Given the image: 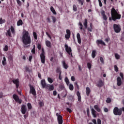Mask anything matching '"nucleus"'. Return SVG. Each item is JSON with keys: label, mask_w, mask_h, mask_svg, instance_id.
<instances>
[{"label": "nucleus", "mask_w": 124, "mask_h": 124, "mask_svg": "<svg viewBox=\"0 0 124 124\" xmlns=\"http://www.w3.org/2000/svg\"><path fill=\"white\" fill-rule=\"evenodd\" d=\"M22 41L23 44L24 48H28L31 43V35L29 31L25 30L22 32ZM29 45V46H28Z\"/></svg>", "instance_id": "1"}, {"label": "nucleus", "mask_w": 124, "mask_h": 124, "mask_svg": "<svg viewBox=\"0 0 124 124\" xmlns=\"http://www.w3.org/2000/svg\"><path fill=\"white\" fill-rule=\"evenodd\" d=\"M111 19L113 21H116V20H120L122 17V15L119 14L118 12L115 9V8L112 7L111 10Z\"/></svg>", "instance_id": "2"}, {"label": "nucleus", "mask_w": 124, "mask_h": 124, "mask_svg": "<svg viewBox=\"0 0 124 124\" xmlns=\"http://www.w3.org/2000/svg\"><path fill=\"white\" fill-rule=\"evenodd\" d=\"M123 112H124V107L119 108L115 107L113 108V114L115 116H121Z\"/></svg>", "instance_id": "3"}, {"label": "nucleus", "mask_w": 124, "mask_h": 124, "mask_svg": "<svg viewBox=\"0 0 124 124\" xmlns=\"http://www.w3.org/2000/svg\"><path fill=\"white\" fill-rule=\"evenodd\" d=\"M40 59L42 63H45V51H44V48H42V53L40 54Z\"/></svg>", "instance_id": "4"}, {"label": "nucleus", "mask_w": 124, "mask_h": 124, "mask_svg": "<svg viewBox=\"0 0 124 124\" xmlns=\"http://www.w3.org/2000/svg\"><path fill=\"white\" fill-rule=\"evenodd\" d=\"M64 47L65 48V51L68 54V55H70L72 58L73 57V55H72V49H71V47L68 46V45L65 44L64 45Z\"/></svg>", "instance_id": "5"}, {"label": "nucleus", "mask_w": 124, "mask_h": 124, "mask_svg": "<svg viewBox=\"0 0 124 124\" xmlns=\"http://www.w3.org/2000/svg\"><path fill=\"white\" fill-rule=\"evenodd\" d=\"M113 29L116 33H119L121 31V25L119 24H114L113 25Z\"/></svg>", "instance_id": "6"}, {"label": "nucleus", "mask_w": 124, "mask_h": 124, "mask_svg": "<svg viewBox=\"0 0 124 124\" xmlns=\"http://www.w3.org/2000/svg\"><path fill=\"white\" fill-rule=\"evenodd\" d=\"M84 25V27L85 28V30H87V31H90V32H92V31H93V28H88V19H87V18H85L84 19V22L83 23Z\"/></svg>", "instance_id": "7"}, {"label": "nucleus", "mask_w": 124, "mask_h": 124, "mask_svg": "<svg viewBox=\"0 0 124 124\" xmlns=\"http://www.w3.org/2000/svg\"><path fill=\"white\" fill-rule=\"evenodd\" d=\"M29 86L30 89V93H31L33 95H36V91H35V89L33 87V85L29 84Z\"/></svg>", "instance_id": "8"}, {"label": "nucleus", "mask_w": 124, "mask_h": 124, "mask_svg": "<svg viewBox=\"0 0 124 124\" xmlns=\"http://www.w3.org/2000/svg\"><path fill=\"white\" fill-rule=\"evenodd\" d=\"M56 116L57 117V121L59 124H62L63 123V120H62V116L59 114V113H56Z\"/></svg>", "instance_id": "9"}, {"label": "nucleus", "mask_w": 124, "mask_h": 124, "mask_svg": "<svg viewBox=\"0 0 124 124\" xmlns=\"http://www.w3.org/2000/svg\"><path fill=\"white\" fill-rule=\"evenodd\" d=\"M45 89L46 91H49V92H52V91H54V85L52 84H46V88Z\"/></svg>", "instance_id": "10"}, {"label": "nucleus", "mask_w": 124, "mask_h": 124, "mask_svg": "<svg viewBox=\"0 0 124 124\" xmlns=\"http://www.w3.org/2000/svg\"><path fill=\"white\" fill-rule=\"evenodd\" d=\"M66 34L65 35V38L66 39H69L70 36L71 35V32L68 29L66 30Z\"/></svg>", "instance_id": "11"}, {"label": "nucleus", "mask_w": 124, "mask_h": 124, "mask_svg": "<svg viewBox=\"0 0 124 124\" xmlns=\"http://www.w3.org/2000/svg\"><path fill=\"white\" fill-rule=\"evenodd\" d=\"M104 85V82H103L101 79H100L96 84V86L98 88H101L102 87H103Z\"/></svg>", "instance_id": "12"}, {"label": "nucleus", "mask_w": 124, "mask_h": 124, "mask_svg": "<svg viewBox=\"0 0 124 124\" xmlns=\"http://www.w3.org/2000/svg\"><path fill=\"white\" fill-rule=\"evenodd\" d=\"M21 113L23 115H25L27 113V106L25 105L21 106Z\"/></svg>", "instance_id": "13"}, {"label": "nucleus", "mask_w": 124, "mask_h": 124, "mask_svg": "<svg viewBox=\"0 0 124 124\" xmlns=\"http://www.w3.org/2000/svg\"><path fill=\"white\" fill-rule=\"evenodd\" d=\"M117 86L120 87V86H122V78L121 77H118L117 78Z\"/></svg>", "instance_id": "14"}, {"label": "nucleus", "mask_w": 124, "mask_h": 124, "mask_svg": "<svg viewBox=\"0 0 124 124\" xmlns=\"http://www.w3.org/2000/svg\"><path fill=\"white\" fill-rule=\"evenodd\" d=\"M41 85L42 86V88L43 89H45L46 87L47 86L45 79H42L41 80Z\"/></svg>", "instance_id": "15"}, {"label": "nucleus", "mask_w": 124, "mask_h": 124, "mask_svg": "<svg viewBox=\"0 0 124 124\" xmlns=\"http://www.w3.org/2000/svg\"><path fill=\"white\" fill-rule=\"evenodd\" d=\"M13 83L16 84V89L19 88V79H16V80H13Z\"/></svg>", "instance_id": "16"}, {"label": "nucleus", "mask_w": 124, "mask_h": 124, "mask_svg": "<svg viewBox=\"0 0 124 124\" xmlns=\"http://www.w3.org/2000/svg\"><path fill=\"white\" fill-rule=\"evenodd\" d=\"M77 38L78 39V42L79 44H81L82 42V39H81V37L80 36V33H78L77 34Z\"/></svg>", "instance_id": "17"}, {"label": "nucleus", "mask_w": 124, "mask_h": 124, "mask_svg": "<svg viewBox=\"0 0 124 124\" xmlns=\"http://www.w3.org/2000/svg\"><path fill=\"white\" fill-rule=\"evenodd\" d=\"M96 43L98 45H99V44H101V45H104V46L106 45L105 43H104V42L102 41V40H97L96 41Z\"/></svg>", "instance_id": "18"}, {"label": "nucleus", "mask_w": 124, "mask_h": 124, "mask_svg": "<svg viewBox=\"0 0 124 124\" xmlns=\"http://www.w3.org/2000/svg\"><path fill=\"white\" fill-rule=\"evenodd\" d=\"M102 16H103V20L106 21L107 20V16L105 15V11H102L101 13Z\"/></svg>", "instance_id": "19"}, {"label": "nucleus", "mask_w": 124, "mask_h": 124, "mask_svg": "<svg viewBox=\"0 0 124 124\" xmlns=\"http://www.w3.org/2000/svg\"><path fill=\"white\" fill-rule=\"evenodd\" d=\"M91 113L93 117V118H96V111L93 109V108H92L91 109Z\"/></svg>", "instance_id": "20"}, {"label": "nucleus", "mask_w": 124, "mask_h": 124, "mask_svg": "<svg viewBox=\"0 0 124 124\" xmlns=\"http://www.w3.org/2000/svg\"><path fill=\"white\" fill-rule=\"evenodd\" d=\"M62 66L64 68V69H67L68 68V64H66L65 62V61H62Z\"/></svg>", "instance_id": "21"}, {"label": "nucleus", "mask_w": 124, "mask_h": 124, "mask_svg": "<svg viewBox=\"0 0 124 124\" xmlns=\"http://www.w3.org/2000/svg\"><path fill=\"white\" fill-rule=\"evenodd\" d=\"M46 45L47 47H48V48H51V47H52V44L51 43V42H50V41H46Z\"/></svg>", "instance_id": "22"}, {"label": "nucleus", "mask_w": 124, "mask_h": 124, "mask_svg": "<svg viewBox=\"0 0 124 124\" xmlns=\"http://www.w3.org/2000/svg\"><path fill=\"white\" fill-rule=\"evenodd\" d=\"M94 108L97 112H101V109H100V108L97 105H95L94 106Z\"/></svg>", "instance_id": "23"}, {"label": "nucleus", "mask_w": 124, "mask_h": 124, "mask_svg": "<svg viewBox=\"0 0 124 124\" xmlns=\"http://www.w3.org/2000/svg\"><path fill=\"white\" fill-rule=\"evenodd\" d=\"M77 95L78 97V101H79V102H81V93H80V92L79 91H78L77 92Z\"/></svg>", "instance_id": "24"}, {"label": "nucleus", "mask_w": 124, "mask_h": 124, "mask_svg": "<svg viewBox=\"0 0 124 124\" xmlns=\"http://www.w3.org/2000/svg\"><path fill=\"white\" fill-rule=\"evenodd\" d=\"M86 95L87 96H89L90 95V94L91 93V89H90V87H87L86 88Z\"/></svg>", "instance_id": "25"}, {"label": "nucleus", "mask_w": 124, "mask_h": 124, "mask_svg": "<svg viewBox=\"0 0 124 124\" xmlns=\"http://www.w3.org/2000/svg\"><path fill=\"white\" fill-rule=\"evenodd\" d=\"M6 36H9V37H12V35L11 34L10 29H9L7 31V32H6Z\"/></svg>", "instance_id": "26"}, {"label": "nucleus", "mask_w": 124, "mask_h": 124, "mask_svg": "<svg viewBox=\"0 0 124 124\" xmlns=\"http://www.w3.org/2000/svg\"><path fill=\"white\" fill-rule=\"evenodd\" d=\"M50 11H51V12H52L54 15H57V12H56V10H55V8H54V7H50Z\"/></svg>", "instance_id": "27"}, {"label": "nucleus", "mask_w": 124, "mask_h": 124, "mask_svg": "<svg viewBox=\"0 0 124 124\" xmlns=\"http://www.w3.org/2000/svg\"><path fill=\"white\" fill-rule=\"evenodd\" d=\"M78 25L79 26V29L80 31H85V29L83 28V24L81 22H79Z\"/></svg>", "instance_id": "28"}, {"label": "nucleus", "mask_w": 124, "mask_h": 124, "mask_svg": "<svg viewBox=\"0 0 124 124\" xmlns=\"http://www.w3.org/2000/svg\"><path fill=\"white\" fill-rule=\"evenodd\" d=\"M96 50H93L92 51V57L93 59H94V58H95V56H96Z\"/></svg>", "instance_id": "29"}, {"label": "nucleus", "mask_w": 124, "mask_h": 124, "mask_svg": "<svg viewBox=\"0 0 124 124\" xmlns=\"http://www.w3.org/2000/svg\"><path fill=\"white\" fill-rule=\"evenodd\" d=\"M13 97L14 98V99H15V101H16L18 100V99H19V96H18L17 94H14L13 95Z\"/></svg>", "instance_id": "30"}, {"label": "nucleus", "mask_w": 124, "mask_h": 124, "mask_svg": "<svg viewBox=\"0 0 124 124\" xmlns=\"http://www.w3.org/2000/svg\"><path fill=\"white\" fill-rule=\"evenodd\" d=\"M2 64L3 66L6 65V58L4 56L3 57V60L2 61Z\"/></svg>", "instance_id": "31"}, {"label": "nucleus", "mask_w": 124, "mask_h": 124, "mask_svg": "<svg viewBox=\"0 0 124 124\" xmlns=\"http://www.w3.org/2000/svg\"><path fill=\"white\" fill-rule=\"evenodd\" d=\"M23 25V20L22 19H19L17 22V26H20Z\"/></svg>", "instance_id": "32"}, {"label": "nucleus", "mask_w": 124, "mask_h": 124, "mask_svg": "<svg viewBox=\"0 0 124 124\" xmlns=\"http://www.w3.org/2000/svg\"><path fill=\"white\" fill-rule=\"evenodd\" d=\"M8 60L9 62H13V56L11 55H10L8 56Z\"/></svg>", "instance_id": "33"}, {"label": "nucleus", "mask_w": 124, "mask_h": 124, "mask_svg": "<svg viewBox=\"0 0 124 124\" xmlns=\"http://www.w3.org/2000/svg\"><path fill=\"white\" fill-rule=\"evenodd\" d=\"M11 31L13 34H15V29L13 26H11L10 28Z\"/></svg>", "instance_id": "34"}, {"label": "nucleus", "mask_w": 124, "mask_h": 124, "mask_svg": "<svg viewBox=\"0 0 124 124\" xmlns=\"http://www.w3.org/2000/svg\"><path fill=\"white\" fill-rule=\"evenodd\" d=\"M27 107L29 110H31V109H32V106H31V103H28L27 104Z\"/></svg>", "instance_id": "35"}, {"label": "nucleus", "mask_w": 124, "mask_h": 124, "mask_svg": "<svg viewBox=\"0 0 124 124\" xmlns=\"http://www.w3.org/2000/svg\"><path fill=\"white\" fill-rule=\"evenodd\" d=\"M56 72L57 73H59V74H60V73H61V74H62V71L61 70V67H57V69H56Z\"/></svg>", "instance_id": "36"}, {"label": "nucleus", "mask_w": 124, "mask_h": 124, "mask_svg": "<svg viewBox=\"0 0 124 124\" xmlns=\"http://www.w3.org/2000/svg\"><path fill=\"white\" fill-rule=\"evenodd\" d=\"M31 53H32V54H33V55L35 54V45H33V48L31 50Z\"/></svg>", "instance_id": "37"}, {"label": "nucleus", "mask_w": 124, "mask_h": 124, "mask_svg": "<svg viewBox=\"0 0 124 124\" xmlns=\"http://www.w3.org/2000/svg\"><path fill=\"white\" fill-rule=\"evenodd\" d=\"M33 36L35 40H37V34L34 31L33 32Z\"/></svg>", "instance_id": "38"}, {"label": "nucleus", "mask_w": 124, "mask_h": 124, "mask_svg": "<svg viewBox=\"0 0 124 124\" xmlns=\"http://www.w3.org/2000/svg\"><path fill=\"white\" fill-rule=\"evenodd\" d=\"M115 57L116 60H120V59H121V56H120L118 53L115 54Z\"/></svg>", "instance_id": "39"}, {"label": "nucleus", "mask_w": 124, "mask_h": 124, "mask_svg": "<svg viewBox=\"0 0 124 124\" xmlns=\"http://www.w3.org/2000/svg\"><path fill=\"white\" fill-rule=\"evenodd\" d=\"M69 88L70 91H73V90H74V86H73V85L72 84H69Z\"/></svg>", "instance_id": "40"}, {"label": "nucleus", "mask_w": 124, "mask_h": 124, "mask_svg": "<svg viewBox=\"0 0 124 124\" xmlns=\"http://www.w3.org/2000/svg\"><path fill=\"white\" fill-rule=\"evenodd\" d=\"M51 18H52V20L53 21V24H55L56 23V17L53 16H51Z\"/></svg>", "instance_id": "41"}, {"label": "nucleus", "mask_w": 124, "mask_h": 124, "mask_svg": "<svg viewBox=\"0 0 124 124\" xmlns=\"http://www.w3.org/2000/svg\"><path fill=\"white\" fill-rule=\"evenodd\" d=\"M5 23V19H2V18H0V25H2Z\"/></svg>", "instance_id": "42"}, {"label": "nucleus", "mask_w": 124, "mask_h": 124, "mask_svg": "<svg viewBox=\"0 0 124 124\" xmlns=\"http://www.w3.org/2000/svg\"><path fill=\"white\" fill-rule=\"evenodd\" d=\"M39 105L40 107H43V106H44V103L42 101H40L39 102Z\"/></svg>", "instance_id": "43"}, {"label": "nucleus", "mask_w": 124, "mask_h": 124, "mask_svg": "<svg viewBox=\"0 0 124 124\" xmlns=\"http://www.w3.org/2000/svg\"><path fill=\"white\" fill-rule=\"evenodd\" d=\"M73 10L75 12L77 11V6H76V5L74 4L73 5Z\"/></svg>", "instance_id": "44"}, {"label": "nucleus", "mask_w": 124, "mask_h": 124, "mask_svg": "<svg viewBox=\"0 0 124 124\" xmlns=\"http://www.w3.org/2000/svg\"><path fill=\"white\" fill-rule=\"evenodd\" d=\"M47 81L50 83V84H52L53 82V79L51 78H48Z\"/></svg>", "instance_id": "45"}, {"label": "nucleus", "mask_w": 124, "mask_h": 124, "mask_svg": "<svg viewBox=\"0 0 124 124\" xmlns=\"http://www.w3.org/2000/svg\"><path fill=\"white\" fill-rule=\"evenodd\" d=\"M16 2L19 6H22V2L20 0H16Z\"/></svg>", "instance_id": "46"}, {"label": "nucleus", "mask_w": 124, "mask_h": 124, "mask_svg": "<svg viewBox=\"0 0 124 124\" xmlns=\"http://www.w3.org/2000/svg\"><path fill=\"white\" fill-rule=\"evenodd\" d=\"M4 51H5V52H7V51H8V46L6 45L5 46L4 48H3Z\"/></svg>", "instance_id": "47"}, {"label": "nucleus", "mask_w": 124, "mask_h": 124, "mask_svg": "<svg viewBox=\"0 0 124 124\" xmlns=\"http://www.w3.org/2000/svg\"><path fill=\"white\" fill-rule=\"evenodd\" d=\"M87 67L90 70L91 68H92V64L90 62L87 63Z\"/></svg>", "instance_id": "48"}, {"label": "nucleus", "mask_w": 124, "mask_h": 124, "mask_svg": "<svg viewBox=\"0 0 124 124\" xmlns=\"http://www.w3.org/2000/svg\"><path fill=\"white\" fill-rule=\"evenodd\" d=\"M59 89H60V91H62V90H63V89H64V86H63L62 85H59Z\"/></svg>", "instance_id": "49"}, {"label": "nucleus", "mask_w": 124, "mask_h": 124, "mask_svg": "<svg viewBox=\"0 0 124 124\" xmlns=\"http://www.w3.org/2000/svg\"><path fill=\"white\" fill-rule=\"evenodd\" d=\"M79 3H80L81 5H84V0H78Z\"/></svg>", "instance_id": "50"}, {"label": "nucleus", "mask_w": 124, "mask_h": 124, "mask_svg": "<svg viewBox=\"0 0 124 124\" xmlns=\"http://www.w3.org/2000/svg\"><path fill=\"white\" fill-rule=\"evenodd\" d=\"M114 70L116 72H118V71H119V68H118L117 65H114Z\"/></svg>", "instance_id": "51"}, {"label": "nucleus", "mask_w": 124, "mask_h": 124, "mask_svg": "<svg viewBox=\"0 0 124 124\" xmlns=\"http://www.w3.org/2000/svg\"><path fill=\"white\" fill-rule=\"evenodd\" d=\"M106 101L107 103H111V98H107Z\"/></svg>", "instance_id": "52"}, {"label": "nucleus", "mask_w": 124, "mask_h": 124, "mask_svg": "<svg viewBox=\"0 0 124 124\" xmlns=\"http://www.w3.org/2000/svg\"><path fill=\"white\" fill-rule=\"evenodd\" d=\"M100 61L101 63H102L103 64H104V60L103 59V58H102V57H100Z\"/></svg>", "instance_id": "53"}, {"label": "nucleus", "mask_w": 124, "mask_h": 124, "mask_svg": "<svg viewBox=\"0 0 124 124\" xmlns=\"http://www.w3.org/2000/svg\"><path fill=\"white\" fill-rule=\"evenodd\" d=\"M37 48L38 50H41V45L40 44H38L37 45Z\"/></svg>", "instance_id": "54"}, {"label": "nucleus", "mask_w": 124, "mask_h": 124, "mask_svg": "<svg viewBox=\"0 0 124 124\" xmlns=\"http://www.w3.org/2000/svg\"><path fill=\"white\" fill-rule=\"evenodd\" d=\"M16 101V102H17V103H18L19 104H21L22 103V100L20 99V98Z\"/></svg>", "instance_id": "55"}, {"label": "nucleus", "mask_w": 124, "mask_h": 124, "mask_svg": "<svg viewBox=\"0 0 124 124\" xmlns=\"http://www.w3.org/2000/svg\"><path fill=\"white\" fill-rule=\"evenodd\" d=\"M99 2V5L100 7H102V2H101V0H98Z\"/></svg>", "instance_id": "56"}, {"label": "nucleus", "mask_w": 124, "mask_h": 124, "mask_svg": "<svg viewBox=\"0 0 124 124\" xmlns=\"http://www.w3.org/2000/svg\"><path fill=\"white\" fill-rule=\"evenodd\" d=\"M71 79L72 81H73V82H74V81H75L76 79H75V77L74 76H72L71 78Z\"/></svg>", "instance_id": "57"}, {"label": "nucleus", "mask_w": 124, "mask_h": 124, "mask_svg": "<svg viewBox=\"0 0 124 124\" xmlns=\"http://www.w3.org/2000/svg\"><path fill=\"white\" fill-rule=\"evenodd\" d=\"M66 110H67V111L68 112H69V113H71V112H72V110H71V109H70V108H66Z\"/></svg>", "instance_id": "58"}, {"label": "nucleus", "mask_w": 124, "mask_h": 124, "mask_svg": "<svg viewBox=\"0 0 124 124\" xmlns=\"http://www.w3.org/2000/svg\"><path fill=\"white\" fill-rule=\"evenodd\" d=\"M75 86L76 87V88H77V89H79V85L77 82L75 83Z\"/></svg>", "instance_id": "59"}, {"label": "nucleus", "mask_w": 124, "mask_h": 124, "mask_svg": "<svg viewBox=\"0 0 124 124\" xmlns=\"http://www.w3.org/2000/svg\"><path fill=\"white\" fill-rule=\"evenodd\" d=\"M2 97H3V93L0 92V98H2Z\"/></svg>", "instance_id": "60"}, {"label": "nucleus", "mask_w": 124, "mask_h": 124, "mask_svg": "<svg viewBox=\"0 0 124 124\" xmlns=\"http://www.w3.org/2000/svg\"><path fill=\"white\" fill-rule=\"evenodd\" d=\"M97 124H101V120L100 119H97Z\"/></svg>", "instance_id": "61"}, {"label": "nucleus", "mask_w": 124, "mask_h": 124, "mask_svg": "<svg viewBox=\"0 0 124 124\" xmlns=\"http://www.w3.org/2000/svg\"><path fill=\"white\" fill-rule=\"evenodd\" d=\"M31 60H32V56L31 55V56H29V62H31Z\"/></svg>", "instance_id": "62"}, {"label": "nucleus", "mask_w": 124, "mask_h": 124, "mask_svg": "<svg viewBox=\"0 0 124 124\" xmlns=\"http://www.w3.org/2000/svg\"><path fill=\"white\" fill-rule=\"evenodd\" d=\"M92 122L94 124H97V123H96V120L95 119H93Z\"/></svg>", "instance_id": "63"}, {"label": "nucleus", "mask_w": 124, "mask_h": 124, "mask_svg": "<svg viewBox=\"0 0 124 124\" xmlns=\"http://www.w3.org/2000/svg\"><path fill=\"white\" fill-rule=\"evenodd\" d=\"M53 95L54 96H56V95H57V91H53Z\"/></svg>", "instance_id": "64"}]
</instances>
